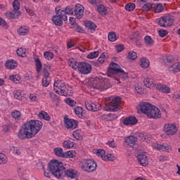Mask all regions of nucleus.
Masks as SVG:
<instances>
[{"mask_svg": "<svg viewBox=\"0 0 180 180\" xmlns=\"http://www.w3.org/2000/svg\"><path fill=\"white\" fill-rule=\"evenodd\" d=\"M50 172L56 176V178H61V176H67L70 179L78 178V171L75 169H67L64 167L63 162L57 160H52L49 164Z\"/></svg>", "mask_w": 180, "mask_h": 180, "instance_id": "obj_1", "label": "nucleus"}, {"mask_svg": "<svg viewBox=\"0 0 180 180\" xmlns=\"http://www.w3.org/2000/svg\"><path fill=\"white\" fill-rule=\"evenodd\" d=\"M41 127H43L41 121L31 120L22 124L18 131V136L20 140L33 139L41 130Z\"/></svg>", "mask_w": 180, "mask_h": 180, "instance_id": "obj_2", "label": "nucleus"}, {"mask_svg": "<svg viewBox=\"0 0 180 180\" xmlns=\"http://www.w3.org/2000/svg\"><path fill=\"white\" fill-rule=\"evenodd\" d=\"M110 82H109L108 79H105L102 77H96L89 82V87L91 91L95 90L104 91V89H108L110 88Z\"/></svg>", "mask_w": 180, "mask_h": 180, "instance_id": "obj_3", "label": "nucleus"}, {"mask_svg": "<svg viewBox=\"0 0 180 180\" xmlns=\"http://www.w3.org/2000/svg\"><path fill=\"white\" fill-rule=\"evenodd\" d=\"M70 67H72L73 70H75V71H79L80 74H84V75H86L92 71V66H91V64L85 62H69Z\"/></svg>", "mask_w": 180, "mask_h": 180, "instance_id": "obj_4", "label": "nucleus"}, {"mask_svg": "<svg viewBox=\"0 0 180 180\" xmlns=\"http://www.w3.org/2000/svg\"><path fill=\"white\" fill-rule=\"evenodd\" d=\"M108 101V105L105 108V110L110 112H117L118 110H120L119 105H120V102H122V98L119 96L115 97H109Z\"/></svg>", "mask_w": 180, "mask_h": 180, "instance_id": "obj_5", "label": "nucleus"}, {"mask_svg": "<svg viewBox=\"0 0 180 180\" xmlns=\"http://www.w3.org/2000/svg\"><path fill=\"white\" fill-rule=\"evenodd\" d=\"M98 165H96V162H95L94 160H83L81 162V168L83 169L84 172H94V171H96V167Z\"/></svg>", "mask_w": 180, "mask_h": 180, "instance_id": "obj_6", "label": "nucleus"}, {"mask_svg": "<svg viewBox=\"0 0 180 180\" xmlns=\"http://www.w3.org/2000/svg\"><path fill=\"white\" fill-rule=\"evenodd\" d=\"M174 20V15H165L159 18L158 25L162 27L172 26Z\"/></svg>", "mask_w": 180, "mask_h": 180, "instance_id": "obj_7", "label": "nucleus"}, {"mask_svg": "<svg viewBox=\"0 0 180 180\" xmlns=\"http://www.w3.org/2000/svg\"><path fill=\"white\" fill-rule=\"evenodd\" d=\"M65 82L63 80H57L53 84V89L56 94L59 95H65L64 89H65Z\"/></svg>", "mask_w": 180, "mask_h": 180, "instance_id": "obj_8", "label": "nucleus"}, {"mask_svg": "<svg viewBox=\"0 0 180 180\" xmlns=\"http://www.w3.org/2000/svg\"><path fill=\"white\" fill-rule=\"evenodd\" d=\"M84 103L86 109L90 112H98L102 109V105L98 102L85 101Z\"/></svg>", "mask_w": 180, "mask_h": 180, "instance_id": "obj_9", "label": "nucleus"}, {"mask_svg": "<svg viewBox=\"0 0 180 180\" xmlns=\"http://www.w3.org/2000/svg\"><path fill=\"white\" fill-rule=\"evenodd\" d=\"M122 71V68L120 65H119L116 63H111L109 65L108 70V77H112V75H115V74H119Z\"/></svg>", "mask_w": 180, "mask_h": 180, "instance_id": "obj_10", "label": "nucleus"}, {"mask_svg": "<svg viewBox=\"0 0 180 180\" xmlns=\"http://www.w3.org/2000/svg\"><path fill=\"white\" fill-rule=\"evenodd\" d=\"M164 131L167 136H174V134H176L178 128H176V126L174 124H165L164 126Z\"/></svg>", "mask_w": 180, "mask_h": 180, "instance_id": "obj_11", "label": "nucleus"}, {"mask_svg": "<svg viewBox=\"0 0 180 180\" xmlns=\"http://www.w3.org/2000/svg\"><path fill=\"white\" fill-rule=\"evenodd\" d=\"M65 126L66 129L74 130L78 127V121L72 119H70L68 117H64Z\"/></svg>", "mask_w": 180, "mask_h": 180, "instance_id": "obj_12", "label": "nucleus"}, {"mask_svg": "<svg viewBox=\"0 0 180 180\" xmlns=\"http://www.w3.org/2000/svg\"><path fill=\"white\" fill-rule=\"evenodd\" d=\"M61 7L56 8V15L52 17V22L56 25V26H63V20L60 15V12H61Z\"/></svg>", "mask_w": 180, "mask_h": 180, "instance_id": "obj_13", "label": "nucleus"}, {"mask_svg": "<svg viewBox=\"0 0 180 180\" xmlns=\"http://www.w3.org/2000/svg\"><path fill=\"white\" fill-rule=\"evenodd\" d=\"M150 119H160L161 114L160 113V109L155 106H152L147 115Z\"/></svg>", "mask_w": 180, "mask_h": 180, "instance_id": "obj_14", "label": "nucleus"}, {"mask_svg": "<svg viewBox=\"0 0 180 180\" xmlns=\"http://www.w3.org/2000/svg\"><path fill=\"white\" fill-rule=\"evenodd\" d=\"M73 15L76 16L77 19H82L84 16V6L81 4H77L73 10Z\"/></svg>", "mask_w": 180, "mask_h": 180, "instance_id": "obj_15", "label": "nucleus"}, {"mask_svg": "<svg viewBox=\"0 0 180 180\" xmlns=\"http://www.w3.org/2000/svg\"><path fill=\"white\" fill-rule=\"evenodd\" d=\"M153 105L150 103H141L139 104V109L142 113L144 115H148Z\"/></svg>", "mask_w": 180, "mask_h": 180, "instance_id": "obj_16", "label": "nucleus"}, {"mask_svg": "<svg viewBox=\"0 0 180 180\" xmlns=\"http://www.w3.org/2000/svg\"><path fill=\"white\" fill-rule=\"evenodd\" d=\"M136 141H137V138L134 136H130L125 139V143H127V146L129 147H132V148H137V144H136Z\"/></svg>", "mask_w": 180, "mask_h": 180, "instance_id": "obj_17", "label": "nucleus"}, {"mask_svg": "<svg viewBox=\"0 0 180 180\" xmlns=\"http://www.w3.org/2000/svg\"><path fill=\"white\" fill-rule=\"evenodd\" d=\"M136 158L142 167H147L148 165V158H147V155L139 154L137 155Z\"/></svg>", "mask_w": 180, "mask_h": 180, "instance_id": "obj_18", "label": "nucleus"}, {"mask_svg": "<svg viewBox=\"0 0 180 180\" xmlns=\"http://www.w3.org/2000/svg\"><path fill=\"white\" fill-rule=\"evenodd\" d=\"M139 121L137 120V118H136V117H129L127 118H126L123 123L124 124H125V126H134V124H137V122Z\"/></svg>", "mask_w": 180, "mask_h": 180, "instance_id": "obj_19", "label": "nucleus"}, {"mask_svg": "<svg viewBox=\"0 0 180 180\" xmlns=\"http://www.w3.org/2000/svg\"><path fill=\"white\" fill-rule=\"evenodd\" d=\"M155 88L160 91V92H163V94H169L171 92V89L168 87V86L165 84H158L155 85Z\"/></svg>", "mask_w": 180, "mask_h": 180, "instance_id": "obj_20", "label": "nucleus"}, {"mask_svg": "<svg viewBox=\"0 0 180 180\" xmlns=\"http://www.w3.org/2000/svg\"><path fill=\"white\" fill-rule=\"evenodd\" d=\"M14 98L18 101H23L26 102V94L23 91H14L13 92Z\"/></svg>", "mask_w": 180, "mask_h": 180, "instance_id": "obj_21", "label": "nucleus"}, {"mask_svg": "<svg viewBox=\"0 0 180 180\" xmlns=\"http://www.w3.org/2000/svg\"><path fill=\"white\" fill-rule=\"evenodd\" d=\"M5 66L6 68L8 70H15L18 67V61L11 59V60H7Z\"/></svg>", "mask_w": 180, "mask_h": 180, "instance_id": "obj_22", "label": "nucleus"}, {"mask_svg": "<svg viewBox=\"0 0 180 180\" xmlns=\"http://www.w3.org/2000/svg\"><path fill=\"white\" fill-rule=\"evenodd\" d=\"M42 85L43 86H49L50 85V82H51V79L50 78V73L46 72L44 74V78L42 79Z\"/></svg>", "mask_w": 180, "mask_h": 180, "instance_id": "obj_23", "label": "nucleus"}, {"mask_svg": "<svg viewBox=\"0 0 180 180\" xmlns=\"http://www.w3.org/2000/svg\"><path fill=\"white\" fill-rule=\"evenodd\" d=\"M22 15V12L20 11H14L11 12V11H7L6 13V17L8 18V19H15V18H19Z\"/></svg>", "mask_w": 180, "mask_h": 180, "instance_id": "obj_24", "label": "nucleus"}, {"mask_svg": "<svg viewBox=\"0 0 180 180\" xmlns=\"http://www.w3.org/2000/svg\"><path fill=\"white\" fill-rule=\"evenodd\" d=\"M84 25L89 30H91L93 32H95V30H96V27H97L96 25L95 24V22L91 20L84 21Z\"/></svg>", "mask_w": 180, "mask_h": 180, "instance_id": "obj_25", "label": "nucleus"}, {"mask_svg": "<svg viewBox=\"0 0 180 180\" xmlns=\"http://www.w3.org/2000/svg\"><path fill=\"white\" fill-rule=\"evenodd\" d=\"M143 84L147 88H155V85H157L154 83V79L151 78L143 79Z\"/></svg>", "mask_w": 180, "mask_h": 180, "instance_id": "obj_26", "label": "nucleus"}, {"mask_svg": "<svg viewBox=\"0 0 180 180\" xmlns=\"http://www.w3.org/2000/svg\"><path fill=\"white\" fill-rule=\"evenodd\" d=\"M74 112L80 119H82V117H84V115H85V112H85V110H84L82 107H75L74 108Z\"/></svg>", "mask_w": 180, "mask_h": 180, "instance_id": "obj_27", "label": "nucleus"}, {"mask_svg": "<svg viewBox=\"0 0 180 180\" xmlns=\"http://www.w3.org/2000/svg\"><path fill=\"white\" fill-rule=\"evenodd\" d=\"M29 27L26 26H21L18 30V33L19 36H26V34H29Z\"/></svg>", "mask_w": 180, "mask_h": 180, "instance_id": "obj_28", "label": "nucleus"}, {"mask_svg": "<svg viewBox=\"0 0 180 180\" xmlns=\"http://www.w3.org/2000/svg\"><path fill=\"white\" fill-rule=\"evenodd\" d=\"M103 120H107V122H112V120H115V119H117V115L115 114H108V115H103L101 117Z\"/></svg>", "mask_w": 180, "mask_h": 180, "instance_id": "obj_29", "label": "nucleus"}, {"mask_svg": "<svg viewBox=\"0 0 180 180\" xmlns=\"http://www.w3.org/2000/svg\"><path fill=\"white\" fill-rule=\"evenodd\" d=\"M169 71L170 72H179L180 71V63H176L174 65H171L169 67Z\"/></svg>", "mask_w": 180, "mask_h": 180, "instance_id": "obj_30", "label": "nucleus"}, {"mask_svg": "<svg viewBox=\"0 0 180 180\" xmlns=\"http://www.w3.org/2000/svg\"><path fill=\"white\" fill-rule=\"evenodd\" d=\"M162 11H164V6L161 4H153V11L155 12V13H160L162 12Z\"/></svg>", "mask_w": 180, "mask_h": 180, "instance_id": "obj_31", "label": "nucleus"}, {"mask_svg": "<svg viewBox=\"0 0 180 180\" xmlns=\"http://www.w3.org/2000/svg\"><path fill=\"white\" fill-rule=\"evenodd\" d=\"M150 66V60H148L147 59V58H142L141 59V63H140V67H141V68H148V67Z\"/></svg>", "mask_w": 180, "mask_h": 180, "instance_id": "obj_32", "label": "nucleus"}, {"mask_svg": "<svg viewBox=\"0 0 180 180\" xmlns=\"http://www.w3.org/2000/svg\"><path fill=\"white\" fill-rule=\"evenodd\" d=\"M53 151L57 157H60L61 158H64V157H65V154L61 148H55Z\"/></svg>", "mask_w": 180, "mask_h": 180, "instance_id": "obj_33", "label": "nucleus"}, {"mask_svg": "<svg viewBox=\"0 0 180 180\" xmlns=\"http://www.w3.org/2000/svg\"><path fill=\"white\" fill-rule=\"evenodd\" d=\"M39 119H44V120H46L47 122L50 121V115L47 114V112L44 111H41L38 115Z\"/></svg>", "mask_w": 180, "mask_h": 180, "instance_id": "obj_34", "label": "nucleus"}, {"mask_svg": "<svg viewBox=\"0 0 180 180\" xmlns=\"http://www.w3.org/2000/svg\"><path fill=\"white\" fill-rule=\"evenodd\" d=\"M120 74V79L122 81H126V79H129V73L125 72L123 69H121V71L119 72Z\"/></svg>", "mask_w": 180, "mask_h": 180, "instance_id": "obj_35", "label": "nucleus"}, {"mask_svg": "<svg viewBox=\"0 0 180 180\" xmlns=\"http://www.w3.org/2000/svg\"><path fill=\"white\" fill-rule=\"evenodd\" d=\"M10 150L11 153H13V154H15V155H20V154H22V149L19 147L12 146Z\"/></svg>", "mask_w": 180, "mask_h": 180, "instance_id": "obj_36", "label": "nucleus"}, {"mask_svg": "<svg viewBox=\"0 0 180 180\" xmlns=\"http://www.w3.org/2000/svg\"><path fill=\"white\" fill-rule=\"evenodd\" d=\"M72 136L76 140H82V135H81V130L79 129L74 131Z\"/></svg>", "mask_w": 180, "mask_h": 180, "instance_id": "obj_37", "label": "nucleus"}, {"mask_svg": "<svg viewBox=\"0 0 180 180\" xmlns=\"http://www.w3.org/2000/svg\"><path fill=\"white\" fill-rule=\"evenodd\" d=\"M108 40L109 41H116L117 40V37L116 36V33L115 32H110L108 34Z\"/></svg>", "mask_w": 180, "mask_h": 180, "instance_id": "obj_38", "label": "nucleus"}, {"mask_svg": "<svg viewBox=\"0 0 180 180\" xmlns=\"http://www.w3.org/2000/svg\"><path fill=\"white\" fill-rule=\"evenodd\" d=\"M63 145L65 148H72V147H74V142L67 140L63 141Z\"/></svg>", "mask_w": 180, "mask_h": 180, "instance_id": "obj_39", "label": "nucleus"}, {"mask_svg": "<svg viewBox=\"0 0 180 180\" xmlns=\"http://www.w3.org/2000/svg\"><path fill=\"white\" fill-rule=\"evenodd\" d=\"M35 64H36L37 72H40V71H41V68H43V65L41 64V61H40V59L36 58Z\"/></svg>", "mask_w": 180, "mask_h": 180, "instance_id": "obj_40", "label": "nucleus"}, {"mask_svg": "<svg viewBox=\"0 0 180 180\" xmlns=\"http://www.w3.org/2000/svg\"><path fill=\"white\" fill-rule=\"evenodd\" d=\"M136 139L137 140H140V141H146V143L148 142V136L144 135L143 133H140L139 135H137Z\"/></svg>", "mask_w": 180, "mask_h": 180, "instance_id": "obj_41", "label": "nucleus"}, {"mask_svg": "<svg viewBox=\"0 0 180 180\" xmlns=\"http://www.w3.org/2000/svg\"><path fill=\"white\" fill-rule=\"evenodd\" d=\"M106 55H105V53H103L98 58V62L96 63V65H98V64H103V63L106 61Z\"/></svg>", "mask_w": 180, "mask_h": 180, "instance_id": "obj_42", "label": "nucleus"}, {"mask_svg": "<svg viewBox=\"0 0 180 180\" xmlns=\"http://www.w3.org/2000/svg\"><path fill=\"white\" fill-rule=\"evenodd\" d=\"M60 12H63L65 15H74V10L70 6H68L65 10H61Z\"/></svg>", "mask_w": 180, "mask_h": 180, "instance_id": "obj_43", "label": "nucleus"}, {"mask_svg": "<svg viewBox=\"0 0 180 180\" xmlns=\"http://www.w3.org/2000/svg\"><path fill=\"white\" fill-rule=\"evenodd\" d=\"M125 9L129 12H131V11H134V9H136V4L134 3H128L125 6Z\"/></svg>", "mask_w": 180, "mask_h": 180, "instance_id": "obj_44", "label": "nucleus"}, {"mask_svg": "<svg viewBox=\"0 0 180 180\" xmlns=\"http://www.w3.org/2000/svg\"><path fill=\"white\" fill-rule=\"evenodd\" d=\"M16 53L18 56V57H25L26 56V49H25L23 48H19L17 49Z\"/></svg>", "mask_w": 180, "mask_h": 180, "instance_id": "obj_45", "label": "nucleus"}, {"mask_svg": "<svg viewBox=\"0 0 180 180\" xmlns=\"http://www.w3.org/2000/svg\"><path fill=\"white\" fill-rule=\"evenodd\" d=\"M175 61V58L173 56H167L165 58H164V62L167 64H172Z\"/></svg>", "mask_w": 180, "mask_h": 180, "instance_id": "obj_46", "label": "nucleus"}, {"mask_svg": "<svg viewBox=\"0 0 180 180\" xmlns=\"http://www.w3.org/2000/svg\"><path fill=\"white\" fill-rule=\"evenodd\" d=\"M13 8L14 12H19V9H20V3L18 0H15L13 2Z\"/></svg>", "mask_w": 180, "mask_h": 180, "instance_id": "obj_47", "label": "nucleus"}, {"mask_svg": "<svg viewBox=\"0 0 180 180\" xmlns=\"http://www.w3.org/2000/svg\"><path fill=\"white\" fill-rule=\"evenodd\" d=\"M98 11L101 15H106V12L108 11V9H106V7L105 6H103V4H101L98 7Z\"/></svg>", "mask_w": 180, "mask_h": 180, "instance_id": "obj_48", "label": "nucleus"}, {"mask_svg": "<svg viewBox=\"0 0 180 180\" xmlns=\"http://www.w3.org/2000/svg\"><path fill=\"white\" fill-rule=\"evenodd\" d=\"M144 40L147 46H153V44H154V40H153V39L150 36H146Z\"/></svg>", "mask_w": 180, "mask_h": 180, "instance_id": "obj_49", "label": "nucleus"}, {"mask_svg": "<svg viewBox=\"0 0 180 180\" xmlns=\"http://www.w3.org/2000/svg\"><path fill=\"white\" fill-rule=\"evenodd\" d=\"M44 56L46 60H53L54 58V53L53 52L45 51Z\"/></svg>", "mask_w": 180, "mask_h": 180, "instance_id": "obj_50", "label": "nucleus"}, {"mask_svg": "<svg viewBox=\"0 0 180 180\" xmlns=\"http://www.w3.org/2000/svg\"><path fill=\"white\" fill-rule=\"evenodd\" d=\"M64 94H60L62 96H71L74 92L72 91V89H67V87H65L63 90Z\"/></svg>", "mask_w": 180, "mask_h": 180, "instance_id": "obj_51", "label": "nucleus"}, {"mask_svg": "<svg viewBox=\"0 0 180 180\" xmlns=\"http://www.w3.org/2000/svg\"><path fill=\"white\" fill-rule=\"evenodd\" d=\"M154 4L147 3L143 6V11H153Z\"/></svg>", "mask_w": 180, "mask_h": 180, "instance_id": "obj_52", "label": "nucleus"}, {"mask_svg": "<svg viewBox=\"0 0 180 180\" xmlns=\"http://www.w3.org/2000/svg\"><path fill=\"white\" fill-rule=\"evenodd\" d=\"M98 56H99V51H96L90 53L87 56V58H89V60H92L93 58H96V57H98Z\"/></svg>", "mask_w": 180, "mask_h": 180, "instance_id": "obj_53", "label": "nucleus"}, {"mask_svg": "<svg viewBox=\"0 0 180 180\" xmlns=\"http://www.w3.org/2000/svg\"><path fill=\"white\" fill-rule=\"evenodd\" d=\"M103 161H115L116 158L112 154H108L103 158Z\"/></svg>", "mask_w": 180, "mask_h": 180, "instance_id": "obj_54", "label": "nucleus"}, {"mask_svg": "<svg viewBox=\"0 0 180 180\" xmlns=\"http://www.w3.org/2000/svg\"><path fill=\"white\" fill-rule=\"evenodd\" d=\"M65 102H66L67 105H69V106H71L72 108H74L75 106L77 105V101H75L70 98L66 99Z\"/></svg>", "mask_w": 180, "mask_h": 180, "instance_id": "obj_55", "label": "nucleus"}, {"mask_svg": "<svg viewBox=\"0 0 180 180\" xmlns=\"http://www.w3.org/2000/svg\"><path fill=\"white\" fill-rule=\"evenodd\" d=\"M6 162H8V160H6L5 154L0 153V165H2V164H6Z\"/></svg>", "mask_w": 180, "mask_h": 180, "instance_id": "obj_56", "label": "nucleus"}, {"mask_svg": "<svg viewBox=\"0 0 180 180\" xmlns=\"http://www.w3.org/2000/svg\"><path fill=\"white\" fill-rule=\"evenodd\" d=\"M11 116L12 117H13L15 120H17V119H19L21 116V113H20V111H18V110H15L14 112H13L11 113Z\"/></svg>", "mask_w": 180, "mask_h": 180, "instance_id": "obj_57", "label": "nucleus"}, {"mask_svg": "<svg viewBox=\"0 0 180 180\" xmlns=\"http://www.w3.org/2000/svg\"><path fill=\"white\" fill-rule=\"evenodd\" d=\"M74 157H75V155H74L72 150H69L65 153L64 158H74Z\"/></svg>", "mask_w": 180, "mask_h": 180, "instance_id": "obj_58", "label": "nucleus"}, {"mask_svg": "<svg viewBox=\"0 0 180 180\" xmlns=\"http://www.w3.org/2000/svg\"><path fill=\"white\" fill-rule=\"evenodd\" d=\"M9 79H11V81H12L15 84H20V80H19V79H18L16 75H10Z\"/></svg>", "mask_w": 180, "mask_h": 180, "instance_id": "obj_59", "label": "nucleus"}, {"mask_svg": "<svg viewBox=\"0 0 180 180\" xmlns=\"http://www.w3.org/2000/svg\"><path fill=\"white\" fill-rule=\"evenodd\" d=\"M128 57L131 60H136V58H137V53L136 52H134V51H130L128 53Z\"/></svg>", "mask_w": 180, "mask_h": 180, "instance_id": "obj_60", "label": "nucleus"}, {"mask_svg": "<svg viewBox=\"0 0 180 180\" xmlns=\"http://www.w3.org/2000/svg\"><path fill=\"white\" fill-rule=\"evenodd\" d=\"M0 26L5 27V29H8V27H9V26H8V22H6L5 20H3L2 17H0Z\"/></svg>", "mask_w": 180, "mask_h": 180, "instance_id": "obj_61", "label": "nucleus"}, {"mask_svg": "<svg viewBox=\"0 0 180 180\" xmlns=\"http://www.w3.org/2000/svg\"><path fill=\"white\" fill-rule=\"evenodd\" d=\"M158 33H159L160 37H165V36H167V34H168V31H167L165 30H160L158 31Z\"/></svg>", "mask_w": 180, "mask_h": 180, "instance_id": "obj_62", "label": "nucleus"}, {"mask_svg": "<svg viewBox=\"0 0 180 180\" xmlns=\"http://www.w3.org/2000/svg\"><path fill=\"white\" fill-rule=\"evenodd\" d=\"M96 154L98 155V156L101 157L102 160H103V155H105V150L103 149H98L96 150Z\"/></svg>", "mask_w": 180, "mask_h": 180, "instance_id": "obj_63", "label": "nucleus"}, {"mask_svg": "<svg viewBox=\"0 0 180 180\" xmlns=\"http://www.w3.org/2000/svg\"><path fill=\"white\" fill-rule=\"evenodd\" d=\"M63 12H59V15L60 16V19L62 20H64V22H66V20H68V17H67V15L65 13L63 14Z\"/></svg>", "mask_w": 180, "mask_h": 180, "instance_id": "obj_64", "label": "nucleus"}]
</instances>
